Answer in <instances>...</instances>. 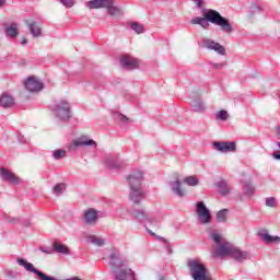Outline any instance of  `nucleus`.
Wrapping results in <instances>:
<instances>
[{"label": "nucleus", "instance_id": "obj_10", "mask_svg": "<svg viewBox=\"0 0 280 280\" xmlns=\"http://www.w3.org/2000/svg\"><path fill=\"white\" fill-rule=\"evenodd\" d=\"M0 176L2 180L7 183H11L12 185H21V178L16 176L14 173L8 171V168L2 167L0 168Z\"/></svg>", "mask_w": 280, "mask_h": 280}, {"label": "nucleus", "instance_id": "obj_31", "mask_svg": "<svg viewBox=\"0 0 280 280\" xmlns=\"http://www.w3.org/2000/svg\"><path fill=\"white\" fill-rule=\"evenodd\" d=\"M219 191L222 194V196H226V194H230L231 187H229L226 184H221L219 186Z\"/></svg>", "mask_w": 280, "mask_h": 280}, {"label": "nucleus", "instance_id": "obj_38", "mask_svg": "<svg viewBox=\"0 0 280 280\" xmlns=\"http://www.w3.org/2000/svg\"><path fill=\"white\" fill-rule=\"evenodd\" d=\"M115 259H117V254H113V255H112V258H110V264H112V266H115V264H117V262L115 261Z\"/></svg>", "mask_w": 280, "mask_h": 280}, {"label": "nucleus", "instance_id": "obj_27", "mask_svg": "<svg viewBox=\"0 0 280 280\" xmlns=\"http://www.w3.org/2000/svg\"><path fill=\"white\" fill-rule=\"evenodd\" d=\"M66 189H67V185L65 183L57 184L54 187V194H56V196H60V194H62Z\"/></svg>", "mask_w": 280, "mask_h": 280}, {"label": "nucleus", "instance_id": "obj_17", "mask_svg": "<svg viewBox=\"0 0 280 280\" xmlns=\"http://www.w3.org/2000/svg\"><path fill=\"white\" fill-rule=\"evenodd\" d=\"M83 220L85 224H95L97 222V210L91 208L85 211Z\"/></svg>", "mask_w": 280, "mask_h": 280}, {"label": "nucleus", "instance_id": "obj_8", "mask_svg": "<svg viewBox=\"0 0 280 280\" xmlns=\"http://www.w3.org/2000/svg\"><path fill=\"white\" fill-rule=\"evenodd\" d=\"M56 113L60 119H69L71 117V107L67 101H61L56 107Z\"/></svg>", "mask_w": 280, "mask_h": 280}, {"label": "nucleus", "instance_id": "obj_35", "mask_svg": "<svg viewBox=\"0 0 280 280\" xmlns=\"http://www.w3.org/2000/svg\"><path fill=\"white\" fill-rule=\"evenodd\" d=\"M92 244H96V246H104V238L92 236Z\"/></svg>", "mask_w": 280, "mask_h": 280}, {"label": "nucleus", "instance_id": "obj_6", "mask_svg": "<svg viewBox=\"0 0 280 280\" xmlns=\"http://www.w3.org/2000/svg\"><path fill=\"white\" fill-rule=\"evenodd\" d=\"M196 205V213L198 215L200 224H210L213 218L211 217V211L209 210V208H207L203 201H198Z\"/></svg>", "mask_w": 280, "mask_h": 280}, {"label": "nucleus", "instance_id": "obj_5", "mask_svg": "<svg viewBox=\"0 0 280 280\" xmlns=\"http://www.w3.org/2000/svg\"><path fill=\"white\" fill-rule=\"evenodd\" d=\"M18 264L20 266H23V268H25V270H27V272H34V275H37L39 280H56V278L49 277V276L43 273L42 271H39L38 269H36L34 267V264L28 262L27 260H25L23 258H19ZM68 280H82V279H80L78 277H73V278H70Z\"/></svg>", "mask_w": 280, "mask_h": 280}, {"label": "nucleus", "instance_id": "obj_24", "mask_svg": "<svg viewBox=\"0 0 280 280\" xmlns=\"http://www.w3.org/2000/svg\"><path fill=\"white\" fill-rule=\"evenodd\" d=\"M153 231H156L159 229V221L154 220V219H149V226H147V231L148 233H150V235H156Z\"/></svg>", "mask_w": 280, "mask_h": 280}, {"label": "nucleus", "instance_id": "obj_12", "mask_svg": "<svg viewBox=\"0 0 280 280\" xmlns=\"http://www.w3.org/2000/svg\"><path fill=\"white\" fill-rule=\"evenodd\" d=\"M84 145H95L97 147V143L94 140H91L86 137H81L77 140H74L70 145L69 150L73 151L75 148L84 147Z\"/></svg>", "mask_w": 280, "mask_h": 280}, {"label": "nucleus", "instance_id": "obj_11", "mask_svg": "<svg viewBox=\"0 0 280 280\" xmlns=\"http://www.w3.org/2000/svg\"><path fill=\"white\" fill-rule=\"evenodd\" d=\"M203 47H206V49H212V51H217V54H220L221 56H224V54H226V49L224 48V46L211 39H205Z\"/></svg>", "mask_w": 280, "mask_h": 280}, {"label": "nucleus", "instance_id": "obj_40", "mask_svg": "<svg viewBox=\"0 0 280 280\" xmlns=\"http://www.w3.org/2000/svg\"><path fill=\"white\" fill-rule=\"evenodd\" d=\"M212 67L214 69H222V67H224V65H222V63H212Z\"/></svg>", "mask_w": 280, "mask_h": 280}, {"label": "nucleus", "instance_id": "obj_1", "mask_svg": "<svg viewBox=\"0 0 280 280\" xmlns=\"http://www.w3.org/2000/svg\"><path fill=\"white\" fill-rule=\"evenodd\" d=\"M209 23H212V25H218L223 30V32H226L228 34L233 32L231 22H229L228 19L222 16V14L215 10L210 9L203 13V18L197 16L190 21L191 25H200L203 30L209 27Z\"/></svg>", "mask_w": 280, "mask_h": 280}, {"label": "nucleus", "instance_id": "obj_2", "mask_svg": "<svg viewBox=\"0 0 280 280\" xmlns=\"http://www.w3.org/2000/svg\"><path fill=\"white\" fill-rule=\"evenodd\" d=\"M210 240L214 242L212 257H231L234 247L224 236L219 233H211Z\"/></svg>", "mask_w": 280, "mask_h": 280}, {"label": "nucleus", "instance_id": "obj_18", "mask_svg": "<svg viewBox=\"0 0 280 280\" xmlns=\"http://www.w3.org/2000/svg\"><path fill=\"white\" fill-rule=\"evenodd\" d=\"M230 257H233L236 261H244L246 257H248V253L242 252L235 247L232 248V253L230 254Z\"/></svg>", "mask_w": 280, "mask_h": 280}, {"label": "nucleus", "instance_id": "obj_9", "mask_svg": "<svg viewBox=\"0 0 280 280\" xmlns=\"http://www.w3.org/2000/svg\"><path fill=\"white\" fill-rule=\"evenodd\" d=\"M213 148L218 152H235L237 150V144L235 142H228V141H222V142H213Z\"/></svg>", "mask_w": 280, "mask_h": 280}, {"label": "nucleus", "instance_id": "obj_22", "mask_svg": "<svg viewBox=\"0 0 280 280\" xmlns=\"http://www.w3.org/2000/svg\"><path fill=\"white\" fill-rule=\"evenodd\" d=\"M5 32L10 38H14L19 34V25L16 23H12L9 27H7Z\"/></svg>", "mask_w": 280, "mask_h": 280}, {"label": "nucleus", "instance_id": "obj_28", "mask_svg": "<svg viewBox=\"0 0 280 280\" xmlns=\"http://www.w3.org/2000/svg\"><path fill=\"white\" fill-rule=\"evenodd\" d=\"M173 191L177 196H185V190L183 188H180V180L175 182V186L173 187Z\"/></svg>", "mask_w": 280, "mask_h": 280}, {"label": "nucleus", "instance_id": "obj_33", "mask_svg": "<svg viewBox=\"0 0 280 280\" xmlns=\"http://www.w3.org/2000/svg\"><path fill=\"white\" fill-rule=\"evenodd\" d=\"M132 215H133V218H136L137 220H143V218H145V212L135 210V211L132 212Z\"/></svg>", "mask_w": 280, "mask_h": 280}, {"label": "nucleus", "instance_id": "obj_13", "mask_svg": "<svg viewBox=\"0 0 280 280\" xmlns=\"http://www.w3.org/2000/svg\"><path fill=\"white\" fill-rule=\"evenodd\" d=\"M113 5V0H91L86 2V8L90 10H100V8H108Z\"/></svg>", "mask_w": 280, "mask_h": 280}, {"label": "nucleus", "instance_id": "obj_20", "mask_svg": "<svg viewBox=\"0 0 280 280\" xmlns=\"http://www.w3.org/2000/svg\"><path fill=\"white\" fill-rule=\"evenodd\" d=\"M52 248L56 250V253H60L61 255H69V247H67L65 244L55 242Z\"/></svg>", "mask_w": 280, "mask_h": 280}, {"label": "nucleus", "instance_id": "obj_43", "mask_svg": "<svg viewBox=\"0 0 280 280\" xmlns=\"http://www.w3.org/2000/svg\"><path fill=\"white\" fill-rule=\"evenodd\" d=\"M273 158L277 159V160H279V159H280V154H279V153H275V154H273Z\"/></svg>", "mask_w": 280, "mask_h": 280}, {"label": "nucleus", "instance_id": "obj_37", "mask_svg": "<svg viewBox=\"0 0 280 280\" xmlns=\"http://www.w3.org/2000/svg\"><path fill=\"white\" fill-rule=\"evenodd\" d=\"M194 108L196 110H202V103L201 102H196L192 104Z\"/></svg>", "mask_w": 280, "mask_h": 280}, {"label": "nucleus", "instance_id": "obj_26", "mask_svg": "<svg viewBox=\"0 0 280 280\" xmlns=\"http://www.w3.org/2000/svg\"><path fill=\"white\" fill-rule=\"evenodd\" d=\"M226 213H229L228 209L220 210L217 213V222H226Z\"/></svg>", "mask_w": 280, "mask_h": 280}, {"label": "nucleus", "instance_id": "obj_34", "mask_svg": "<svg viewBox=\"0 0 280 280\" xmlns=\"http://www.w3.org/2000/svg\"><path fill=\"white\" fill-rule=\"evenodd\" d=\"M267 207H277V199L275 197H269L266 199Z\"/></svg>", "mask_w": 280, "mask_h": 280}, {"label": "nucleus", "instance_id": "obj_3", "mask_svg": "<svg viewBox=\"0 0 280 280\" xmlns=\"http://www.w3.org/2000/svg\"><path fill=\"white\" fill-rule=\"evenodd\" d=\"M130 191L129 200L133 205H139L143 198V190H141V183H143V173L136 172L128 177Z\"/></svg>", "mask_w": 280, "mask_h": 280}, {"label": "nucleus", "instance_id": "obj_44", "mask_svg": "<svg viewBox=\"0 0 280 280\" xmlns=\"http://www.w3.org/2000/svg\"><path fill=\"white\" fill-rule=\"evenodd\" d=\"M22 45H27V39H26V38H24V39L22 40Z\"/></svg>", "mask_w": 280, "mask_h": 280}, {"label": "nucleus", "instance_id": "obj_42", "mask_svg": "<svg viewBox=\"0 0 280 280\" xmlns=\"http://www.w3.org/2000/svg\"><path fill=\"white\" fill-rule=\"evenodd\" d=\"M42 253H46V255H51V252L49 250H44L43 248H40Z\"/></svg>", "mask_w": 280, "mask_h": 280}, {"label": "nucleus", "instance_id": "obj_29", "mask_svg": "<svg viewBox=\"0 0 280 280\" xmlns=\"http://www.w3.org/2000/svg\"><path fill=\"white\" fill-rule=\"evenodd\" d=\"M217 119H220L221 121H226V119H229V113L224 109H221L217 113Z\"/></svg>", "mask_w": 280, "mask_h": 280}, {"label": "nucleus", "instance_id": "obj_25", "mask_svg": "<svg viewBox=\"0 0 280 280\" xmlns=\"http://www.w3.org/2000/svg\"><path fill=\"white\" fill-rule=\"evenodd\" d=\"M184 183L186 185H189V187H196V185H198V178H196V176H188L186 178H184Z\"/></svg>", "mask_w": 280, "mask_h": 280}, {"label": "nucleus", "instance_id": "obj_39", "mask_svg": "<svg viewBox=\"0 0 280 280\" xmlns=\"http://www.w3.org/2000/svg\"><path fill=\"white\" fill-rule=\"evenodd\" d=\"M197 8H202V0H192Z\"/></svg>", "mask_w": 280, "mask_h": 280}, {"label": "nucleus", "instance_id": "obj_41", "mask_svg": "<svg viewBox=\"0 0 280 280\" xmlns=\"http://www.w3.org/2000/svg\"><path fill=\"white\" fill-rule=\"evenodd\" d=\"M5 5V0H0V8H3Z\"/></svg>", "mask_w": 280, "mask_h": 280}, {"label": "nucleus", "instance_id": "obj_30", "mask_svg": "<svg viewBox=\"0 0 280 280\" xmlns=\"http://www.w3.org/2000/svg\"><path fill=\"white\" fill-rule=\"evenodd\" d=\"M66 156H67V151H65V150L54 151V159H56L57 161L60 159H65Z\"/></svg>", "mask_w": 280, "mask_h": 280}, {"label": "nucleus", "instance_id": "obj_21", "mask_svg": "<svg viewBox=\"0 0 280 280\" xmlns=\"http://www.w3.org/2000/svg\"><path fill=\"white\" fill-rule=\"evenodd\" d=\"M106 10L108 11L109 16H113L114 19L121 16V9H119V7L109 4L106 7Z\"/></svg>", "mask_w": 280, "mask_h": 280}, {"label": "nucleus", "instance_id": "obj_14", "mask_svg": "<svg viewBox=\"0 0 280 280\" xmlns=\"http://www.w3.org/2000/svg\"><path fill=\"white\" fill-rule=\"evenodd\" d=\"M25 23H26V25H27V27L30 30V33L35 38H38V36H40V34H43V30L40 28V25H38V23H36V21H34V20H25Z\"/></svg>", "mask_w": 280, "mask_h": 280}, {"label": "nucleus", "instance_id": "obj_36", "mask_svg": "<svg viewBox=\"0 0 280 280\" xmlns=\"http://www.w3.org/2000/svg\"><path fill=\"white\" fill-rule=\"evenodd\" d=\"M66 8H73V0H60Z\"/></svg>", "mask_w": 280, "mask_h": 280}, {"label": "nucleus", "instance_id": "obj_16", "mask_svg": "<svg viewBox=\"0 0 280 280\" xmlns=\"http://www.w3.org/2000/svg\"><path fill=\"white\" fill-rule=\"evenodd\" d=\"M120 65L122 67H127L128 69H135V68L139 67V60H137L130 56H124L120 59Z\"/></svg>", "mask_w": 280, "mask_h": 280}, {"label": "nucleus", "instance_id": "obj_32", "mask_svg": "<svg viewBox=\"0 0 280 280\" xmlns=\"http://www.w3.org/2000/svg\"><path fill=\"white\" fill-rule=\"evenodd\" d=\"M131 28L136 34H143V26L139 25L138 23H132Z\"/></svg>", "mask_w": 280, "mask_h": 280}, {"label": "nucleus", "instance_id": "obj_19", "mask_svg": "<svg viewBox=\"0 0 280 280\" xmlns=\"http://www.w3.org/2000/svg\"><path fill=\"white\" fill-rule=\"evenodd\" d=\"M260 237L266 242V244H279L280 237L279 236H272L268 233L260 234Z\"/></svg>", "mask_w": 280, "mask_h": 280}, {"label": "nucleus", "instance_id": "obj_7", "mask_svg": "<svg viewBox=\"0 0 280 280\" xmlns=\"http://www.w3.org/2000/svg\"><path fill=\"white\" fill-rule=\"evenodd\" d=\"M24 86L30 93H38V91H43V82L36 79V77H30L25 81Z\"/></svg>", "mask_w": 280, "mask_h": 280}, {"label": "nucleus", "instance_id": "obj_4", "mask_svg": "<svg viewBox=\"0 0 280 280\" xmlns=\"http://www.w3.org/2000/svg\"><path fill=\"white\" fill-rule=\"evenodd\" d=\"M187 266L194 280H210L207 276V267L198 262V260H189Z\"/></svg>", "mask_w": 280, "mask_h": 280}, {"label": "nucleus", "instance_id": "obj_23", "mask_svg": "<svg viewBox=\"0 0 280 280\" xmlns=\"http://www.w3.org/2000/svg\"><path fill=\"white\" fill-rule=\"evenodd\" d=\"M130 276V269H118L115 272V277L117 280H126Z\"/></svg>", "mask_w": 280, "mask_h": 280}, {"label": "nucleus", "instance_id": "obj_15", "mask_svg": "<svg viewBox=\"0 0 280 280\" xmlns=\"http://www.w3.org/2000/svg\"><path fill=\"white\" fill-rule=\"evenodd\" d=\"M0 106H2V108H12V106H14V96L3 92L0 96Z\"/></svg>", "mask_w": 280, "mask_h": 280}]
</instances>
